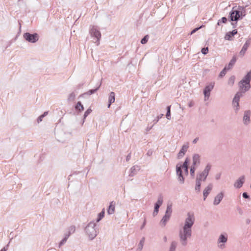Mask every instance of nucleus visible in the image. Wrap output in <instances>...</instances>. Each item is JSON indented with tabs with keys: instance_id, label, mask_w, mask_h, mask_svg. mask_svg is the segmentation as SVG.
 <instances>
[{
	"instance_id": "1",
	"label": "nucleus",
	"mask_w": 251,
	"mask_h": 251,
	"mask_svg": "<svg viewBox=\"0 0 251 251\" xmlns=\"http://www.w3.org/2000/svg\"><path fill=\"white\" fill-rule=\"evenodd\" d=\"M187 216L188 217L185 220V225L183 228V230L180 232V239L183 245L186 244L185 241L187 238L191 236V228L195 221L194 216L193 213H188Z\"/></svg>"
},
{
	"instance_id": "2",
	"label": "nucleus",
	"mask_w": 251,
	"mask_h": 251,
	"mask_svg": "<svg viewBox=\"0 0 251 251\" xmlns=\"http://www.w3.org/2000/svg\"><path fill=\"white\" fill-rule=\"evenodd\" d=\"M245 15L246 9L244 7L239 6L237 8H232L229 13L228 19L231 22L233 28L236 27L237 22L242 19Z\"/></svg>"
},
{
	"instance_id": "3",
	"label": "nucleus",
	"mask_w": 251,
	"mask_h": 251,
	"mask_svg": "<svg viewBox=\"0 0 251 251\" xmlns=\"http://www.w3.org/2000/svg\"><path fill=\"white\" fill-rule=\"evenodd\" d=\"M251 80V70L245 75L243 78L239 82L240 92L244 93L251 88L250 82Z\"/></svg>"
},
{
	"instance_id": "4",
	"label": "nucleus",
	"mask_w": 251,
	"mask_h": 251,
	"mask_svg": "<svg viewBox=\"0 0 251 251\" xmlns=\"http://www.w3.org/2000/svg\"><path fill=\"white\" fill-rule=\"evenodd\" d=\"M188 159H186L182 166L180 165L178 166V165L176 166V172L178 176V179L181 183H183L184 182V178L182 176V170L183 169L184 170V173L186 175L188 174Z\"/></svg>"
},
{
	"instance_id": "5",
	"label": "nucleus",
	"mask_w": 251,
	"mask_h": 251,
	"mask_svg": "<svg viewBox=\"0 0 251 251\" xmlns=\"http://www.w3.org/2000/svg\"><path fill=\"white\" fill-rule=\"evenodd\" d=\"M210 165H207L205 167V170L203 171V172L199 176V178H197V180L196 182V190L200 191V187H201V180H204L205 179L207 176L208 175V172L210 169Z\"/></svg>"
},
{
	"instance_id": "6",
	"label": "nucleus",
	"mask_w": 251,
	"mask_h": 251,
	"mask_svg": "<svg viewBox=\"0 0 251 251\" xmlns=\"http://www.w3.org/2000/svg\"><path fill=\"white\" fill-rule=\"evenodd\" d=\"M23 37L26 41L31 43H36L39 39V36L37 33L25 32L23 34Z\"/></svg>"
},
{
	"instance_id": "7",
	"label": "nucleus",
	"mask_w": 251,
	"mask_h": 251,
	"mask_svg": "<svg viewBox=\"0 0 251 251\" xmlns=\"http://www.w3.org/2000/svg\"><path fill=\"white\" fill-rule=\"evenodd\" d=\"M91 36L96 40L95 42H98L97 45H99V41L101 38V33L100 31L95 26H92L89 31Z\"/></svg>"
},
{
	"instance_id": "8",
	"label": "nucleus",
	"mask_w": 251,
	"mask_h": 251,
	"mask_svg": "<svg viewBox=\"0 0 251 251\" xmlns=\"http://www.w3.org/2000/svg\"><path fill=\"white\" fill-rule=\"evenodd\" d=\"M251 44V39H248L244 44L241 50L239 52V55L241 57H243L245 54L246 53V51L247 50L248 48L249 47Z\"/></svg>"
},
{
	"instance_id": "9",
	"label": "nucleus",
	"mask_w": 251,
	"mask_h": 251,
	"mask_svg": "<svg viewBox=\"0 0 251 251\" xmlns=\"http://www.w3.org/2000/svg\"><path fill=\"white\" fill-rule=\"evenodd\" d=\"M237 33V30L236 29H234L231 31L227 32L225 35V39L230 41L232 39V37Z\"/></svg>"
},
{
	"instance_id": "10",
	"label": "nucleus",
	"mask_w": 251,
	"mask_h": 251,
	"mask_svg": "<svg viewBox=\"0 0 251 251\" xmlns=\"http://www.w3.org/2000/svg\"><path fill=\"white\" fill-rule=\"evenodd\" d=\"M224 197V194L223 193H220L218 194L215 198L214 201V204L218 205L222 201Z\"/></svg>"
},
{
	"instance_id": "11",
	"label": "nucleus",
	"mask_w": 251,
	"mask_h": 251,
	"mask_svg": "<svg viewBox=\"0 0 251 251\" xmlns=\"http://www.w3.org/2000/svg\"><path fill=\"white\" fill-rule=\"evenodd\" d=\"M245 177L244 176L239 178L234 184L235 187L239 188L242 187L243 183H244Z\"/></svg>"
},
{
	"instance_id": "12",
	"label": "nucleus",
	"mask_w": 251,
	"mask_h": 251,
	"mask_svg": "<svg viewBox=\"0 0 251 251\" xmlns=\"http://www.w3.org/2000/svg\"><path fill=\"white\" fill-rule=\"evenodd\" d=\"M212 188V184H209L203 190V197L204 200H205L206 198L207 197L210 191H211Z\"/></svg>"
},
{
	"instance_id": "13",
	"label": "nucleus",
	"mask_w": 251,
	"mask_h": 251,
	"mask_svg": "<svg viewBox=\"0 0 251 251\" xmlns=\"http://www.w3.org/2000/svg\"><path fill=\"white\" fill-rule=\"evenodd\" d=\"M86 230H87L88 234L90 238H93L94 237L96 236V231L93 227L90 228L89 227H88L86 228Z\"/></svg>"
},
{
	"instance_id": "14",
	"label": "nucleus",
	"mask_w": 251,
	"mask_h": 251,
	"mask_svg": "<svg viewBox=\"0 0 251 251\" xmlns=\"http://www.w3.org/2000/svg\"><path fill=\"white\" fill-rule=\"evenodd\" d=\"M214 85L209 84L206 86L203 91V94H210V92L213 88Z\"/></svg>"
},
{
	"instance_id": "15",
	"label": "nucleus",
	"mask_w": 251,
	"mask_h": 251,
	"mask_svg": "<svg viewBox=\"0 0 251 251\" xmlns=\"http://www.w3.org/2000/svg\"><path fill=\"white\" fill-rule=\"evenodd\" d=\"M237 60V57L236 56H234L232 58L230 61L229 63H228V65L226 66L227 67V69L230 70L231 69L234 65L235 64L236 61Z\"/></svg>"
},
{
	"instance_id": "16",
	"label": "nucleus",
	"mask_w": 251,
	"mask_h": 251,
	"mask_svg": "<svg viewBox=\"0 0 251 251\" xmlns=\"http://www.w3.org/2000/svg\"><path fill=\"white\" fill-rule=\"evenodd\" d=\"M251 112L249 111H246L244 114V116L243 118V120L245 124H247L250 121V117Z\"/></svg>"
},
{
	"instance_id": "17",
	"label": "nucleus",
	"mask_w": 251,
	"mask_h": 251,
	"mask_svg": "<svg viewBox=\"0 0 251 251\" xmlns=\"http://www.w3.org/2000/svg\"><path fill=\"white\" fill-rule=\"evenodd\" d=\"M170 216L165 214L160 222V224L162 226H165L167 221L169 219Z\"/></svg>"
},
{
	"instance_id": "18",
	"label": "nucleus",
	"mask_w": 251,
	"mask_h": 251,
	"mask_svg": "<svg viewBox=\"0 0 251 251\" xmlns=\"http://www.w3.org/2000/svg\"><path fill=\"white\" fill-rule=\"evenodd\" d=\"M115 211V205L113 202H111L109 206L107 212L109 214H112Z\"/></svg>"
},
{
	"instance_id": "19",
	"label": "nucleus",
	"mask_w": 251,
	"mask_h": 251,
	"mask_svg": "<svg viewBox=\"0 0 251 251\" xmlns=\"http://www.w3.org/2000/svg\"><path fill=\"white\" fill-rule=\"evenodd\" d=\"M193 165L200 163V156L198 154H195L193 157Z\"/></svg>"
},
{
	"instance_id": "20",
	"label": "nucleus",
	"mask_w": 251,
	"mask_h": 251,
	"mask_svg": "<svg viewBox=\"0 0 251 251\" xmlns=\"http://www.w3.org/2000/svg\"><path fill=\"white\" fill-rule=\"evenodd\" d=\"M100 85V84L99 85V86L97 87L96 88H95L94 89H90L87 92L84 93L82 94H90V95L94 94L99 89Z\"/></svg>"
},
{
	"instance_id": "21",
	"label": "nucleus",
	"mask_w": 251,
	"mask_h": 251,
	"mask_svg": "<svg viewBox=\"0 0 251 251\" xmlns=\"http://www.w3.org/2000/svg\"><path fill=\"white\" fill-rule=\"evenodd\" d=\"M239 96H236L233 100V104L237 107L239 106Z\"/></svg>"
},
{
	"instance_id": "22",
	"label": "nucleus",
	"mask_w": 251,
	"mask_h": 251,
	"mask_svg": "<svg viewBox=\"0 0 251 251\" xmlns=\"http://www.w3.org/2000/svg\"><path fill=\"white\" fill-rule=\"evenodd\" d=\"M228 70L227 69V67L226 66L222 70V71L220 72L219 76L220 77H223L226 73L227 71Z\"/></svg>"
},
{
	"instance_id": "23",
	"label": "nucleus",
	"mask_w": 251,
	"mask_h": 251,
	"mask_svg": "<svg viewBox=\"0 0 251 251\" xmlns=\"http://www.w3.org/2000/svg\"><path fill=\"white\" fill-rule=\"evenodd\" d=\"M75 109L79 111H81L84 110V107L83 105L81 104L80 102H78L75 107Z\"/></svg>"
},
{
	"instance_id": "24",
	"label": "nucleus",
	"mask_w": 251,
	"mask_h": 251,
	"mask_svg": "<svg viewBox=\"0 0 251 251\" xmlns=\"http://www.w3.org/2000/svg\"><path fill=\"white\" fill-rule=\"evenodd\" d=\"M115 101V97L114 95H110L109 97V103L108 107H109L111 103Z\"/></svg>"
},
{
	"instance_id": "25",
	"label": "nucleus",
	"mask_w": 251,
	"mask_h": 251,
	"mask_svg": "<svg viewBox=\"0 0 251 251\" xmlns=\"http://www.w3.org/2000/svg\"><path fill=\"white\" fill-rule=\"evenodd\" d=\"M149 38L148 35H145L141 40V43L142 44H145L147 43Z\"/></svg>"
},
{
	"instance_id": "26",
	"label": "nucleus",
	"mask_w": 251,
	"mask_h": 251,
	"mask_svg": "<svg viewBox=\"0 0 251 251\" xmlns=\"http://www.w3.org/2000/svg\"><path fill=\"white\" fill-rule=\"evenodd\" d=\"M171 106H168L167 107V114H166V118L168 119H170V118H171Z\"/></svg>"
},
{
	"instance_id": "27",
	"label": "nucleus",
	"mask_w": 251,
	"mask_h": 251,
	"mask_svg": "<svg viewBox=\"0 0 251 251\" xmlns=\"http://www.w3.org/2000/svg\"><path fill=\"white\" fill-rule=\"evenodd\" d=\"M219 241L220 242L225 243L227 241V238L223 235H221L219 237Z\"/></svg>"
},
{
	"instance_id": "28",
	"label": "nucleus",
	"mask_w": 251,
	"mask_h": 251,
	"mask_svg": "<svg viewBox=\"0 0 251 251\" xmlns=\"http://www.w3.org/2000/svg\"><path fill=\"white\" fill-rule=\"evenodd\" d=\"M171 213H172V205H168L165 214H166V215L169 214V215L171 216Z\"/></svg>"
},
{
	"instance_id": "29",
	"label": "nucleus",
	"mask_w": 251,
	"mask_h": 251,
	"mask_svg": "<svg viewBox=\"0 0 251 251\" xmlns=\"http://www.w3.org/2000/svg\"><path fill=\"white\" fill-rule=\"evenodd\" d=\"M189 146L188 144L184 145L182 146L180 151H182L183 153H185V152L187 151V149H188Z\"/></svg>"
},
{
	"instance_id": "30",
	"label": "nucleus",
	"mask_w": 251,
	"mask_h": 251,
	"mask_svg": "<svg viewBox=\"0 0 251 251\" xmlns=\"http://www.w3.org/2000/svg\"><path fill=\"white\" fill-rule=\"evenodd\" d=\"M227 21V19L225 17H223L220 20H219V23L226 24V23Z\"/></svg>"
},
{
	"instance_id": "31",
	"label": "nucleus",
	"mask_w": 251,
	"mask_h": 251,
	"mask_svg": "<svg viewBox=\"0 0 251 251\" xmlns=\"http://www.w3.org/2000/svg\"><path fill=\"white\" fill-rule=\"evenodd\" d=\"M104 215V210L103 209L102 211L99 214V218L97 220V222L100 221L103 217Z\"/></svg>"
},
{
	"instance_id": "32",
	"label": "nucleus",
	"mask_w": 251,
	"mask_h": 251,
	"mask_svg": "<svg viewBox=\"0 0 251 251\" xmlns=\"http://www.w3.org/2000/svg\"><path fill=\"white\" fill-rule=\"evenodd\" d=\"M176 243L175 242H172L171 248H170V251H175L176 248Z\"/></svg>"
},
{
	"instance_id": "33",
	"label": "nucleus",
	"mask_w": 251,
	"mask_h": 251,
	"mask_svg": "<svg viewBox=\"0 0 251 251\" xmlns=\"http://www.w3.org/2000/svg\"><path fill=\"white\" fill-rule=\"evenodd\" d=\"M162 202H163V198H162V197L160 196L158 198V201L155 204H158V205L160 206L162 204Z\"/></svg>"
},
{
	"instance_id": "34",
	"label": "nucleus",
	"mask_w": 251,
	"mask_h": 251,
	"mask_svg": "<svg viewBox=\"0 0 251 251\" xmlns=\"http://www.w3.org/2000/svg\"><path fill=\"white\" fill-rule=\"evenodd\" d=\"M159 207H160V206L158 205V204H155L154 210L153 212L154 215H155L157 214Z\"/></svg>"
},
{
	"instance_id": "35",
	"label": "nucleus",
	"mask_w": 251,
	"mask_h": 251,
	"mask_svg": "<svg viewBox=\"0 0 251 251\" xmlns=\"http://www.w3.org/2000/svg\"><path fill=\"white\" fill-rule=\"evenodd\" d=\"M201 52L203 54H206L208 52V49L207 47L206 48H203L201 49Z\"/></svg>"
},
{
	"instance_id": "36",
	"label": "nucleus",
	"mask_w": 251,
	"mask_h": 251,
	"mask_svg": "<svg viewBox=\"0 0 251 251\" xmlns=\"http://www.w3.org/2000/svg\"><path fill=\"white\" fill-rule=\"evenodd\" d=\"M202 27V26H201L200 27H196V28H195L194 29H193L190 32V34L192 35L194 33H195L196 32H197L199 29H200V28H201V27Z\"/></svg>"
},
{
	"instance_id": "37",
	"label": "nucleus",
	"mask_w": 251,
	"mask_h": 251,
	"mask_svg": "<svg viewBox=\"0 0 251 251\" xmlns=\"http://www.w3.org/2000/svg\"><path fill=\"white\" fill-rule=\"evenodd\" d=\"M195 170V166H194V165H193V166L191 167V169H190V173L192 176L194 175Z\"/></svg>"
},
{
	"instance_id": "38",
	"label": "nucleus",
	"mask_w": 251,
	"mask_h": 251,
	"mask_svg": "<svg viewBox=\"0 0 251 251\" xmlns=\"http://www.w3.org/2000/svg\"><path fill=\"white\" fill-rule=\"evenodd\" d=\"M91 111H92V110H91V109H87V110L85 111V113H84V117H85H85H87V116H88V115H89V114L91 112Z\"/></svg>"
},
{
	"instance_id": "39",
	"label": "nucleus",
	"mask_w": 251,
	"mask_h": 251,
	"mask_svg": "<svg viewBox=\"0 0 251 251\" xmlns=\"http://www.w3.org/2000/svg\"><path fill=\"white\" fill-rule=\"evenodd\" d=\"M184 154H185V153H183V152H182V151H179V153H178V157H182V156H184Z\"/></svg>"
},
{
	"instance_id": "40",
	"label": "nucleus",
	"mask_w": 251,
	"mask_h": 251,
	"mask_svg": "<svg viewBox=\"0 0 251 251\" xmlns=\"http://www.w3.org/2000/svg\"><path fill=\"white\" fill-rule=\"evenodd\" d=\"M234 79H235L234 76H231L230 77L229 81L230 82H231L232 83H233Z\"/></svg>"
},
{
	"instance_id": "41",
	"label": "nucleus",
	"mask_w": 251,
	"mask_h": 251,
	"mask_svg": "<svg viewBox=\"0 0 251 251\" xmlns=\"http://www.w3.org/2000/svg\"><path fill=\"white\" fill-rule=\"evenodd\" d=\"M44 118V115H41L38 119V123H39L42 121L43 118Z\"/></svg>"
},
{
	"instance_id": "42",
	"label": "nucleus",
	"mask_w": 251,
	"mask_h": 251,
	"mask_svg": "<svg viewBox=\"0 0 251 251\" xmlns=\"http://www.w3.org/2000/svg\"><path fill=\"white\" fill-rule=\"evenodd\" d=\"M243 197L244 198H246V199H247V198H249V196L248 195V194L246 193H244L243 194Z\"/></svg>"
},
{
	"instance_id": "43",
	"label": "nucleus",
	"mask_w": 251,
	"mask_h": 251,
	"mask_svg": "<svg viewBox=\"0 0 251 251\" xmlns=\"http://www.w3.org/2000/svg\"><path fill=\"white\" fill-rule=\"evenodd\" d=\"M144 241H145V239L144 238H143L141 241H140V245L141 246V247H142L143 245V244L144 243Z\"/></svg>"
},
{
	"instance_id": "44",
	"label": "nucleus",
	"mask_w": 251,
	"mask_h": 251,
	"mask_svg": "<svg viewBox=\"0 0 251 251\" xmlns=\"http://www.w3.org/2000/svg\"><path fill=\"white\" fill-rule=\"evenodd\" d=\"M198 140H199V138H196L193 140V143L196 144L198 141Z\"/></svg>"
},
{
	"instance_id": "45",
	"label": "nucleus",
	"mask_w": 251,
	"mask_h": 251,
	"mask_svg": "<svg viewBox=\"0 0 251 251\" xmlns=\"http://www.w3.org/2000/svg\"><path fill=\"white\" fill-rule=\"evenodd\" d=\"M48 114V112H45L42 115H44V117Z\"/></svg>"
},
{
	"instance_id": "46",
	"label": "nucleus",
	"mask_w": 251,
	"mask_h": 251,
	"mask_svg": "<svg viewBox=\"0 0 251 251\" xmlns=\"http://www.w3.org/2000/svg\"><path fill=\"white\" fill-rule=\"evenodd\" d=\"M222 24V23H219V21H218V23H217V25H221Z\"/></svg>"
},
{
	"instance_id": "47",
	"label": "nucleus",
	"mask_w": 251,
	"mask_h": 251,
	"mask_svg": "<svg viewBox=\"0 0 251 251\" xmlns=\"http://www.w3.org/2000/svg\"><path fill=\"white\" fill-rule=\"evenodd\" d=\"M0 251H6V250L5 248H3Z\"/></svg>"
},
{
	"instance_id": "48",
	"label": "nucleus",
	"mask_w": 251,
	"mask_h": 251,
	"mask_svg": "<svg viewBox=\"0 0 251 251\" xmlns=\"http://www.w3.org/2000/svg\"><path fill=\"white\" fill-rule=\"evenodd\" d=\"M110 94H111V95H113V94H115V93L113 92H111Z\"/></svg>"
},
{
	"instance_id": "49",
	"label": "nucleus",
	"mask_w": 251,
	"mask_h": 251,
	"mask_svg": "<svg viewBox=\"0 0 251 251\" xmlns=\"http://www.w3.org/2000/svg\"><path fill=\"white\" fill-rule=\"evenodd\" d=\"M236 94V95L240 94V93L239 92H237Z\"/></svg>"
},
{
	"instance_id": "50",
	"label": "nucleus",
	"mask_w": 251,
	"mask_h": 251,
	"mask_svg": "<svg viewBox=\"0 0 251 251\" xmlns=\"http://www.w3.org/2000/svg\"><path fill=\"white\" fill-rule=\"evenodd\" d=\"M205 97H206V96H207V97H208L209 95H205Z\"/></svg>"
},
{
	"instance_id": "51",
	"label": "nucleus",
	"mask_w": 251,
	"mask_h": 251,
	"mask_svg": "<svg viewBox=\"0 0 251 251\" xmlns=\"http://www.w3.org/2000/svg\"><path fill=\"white\" fill-rule=\"evenodd\" d=\"M250 187H251V186Z\"/></svg>"
},
{
	"instance_id": "52",
	"label": "nucleus",
	"mask_w": 251,
	"mask_h": 251,
	"mask_svg": "<svg viewBox=\"0 0 251 251\" xmlns=\"http://www.w3.org/2000/svg\"><path fill=\"white\" fill-rule=\"evenodd\" d=\"M20 0H19V1H20Z\"/></svg>"
}]
</instances>
